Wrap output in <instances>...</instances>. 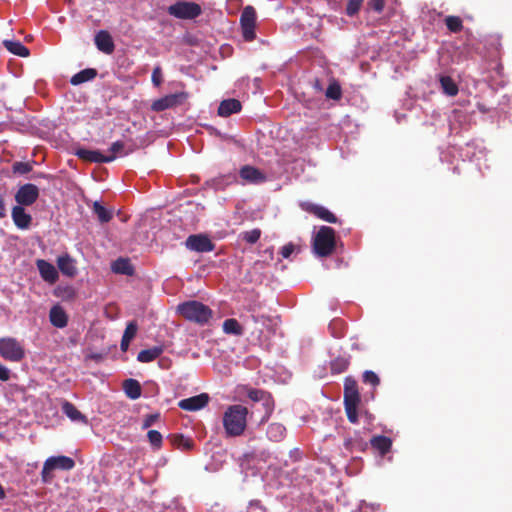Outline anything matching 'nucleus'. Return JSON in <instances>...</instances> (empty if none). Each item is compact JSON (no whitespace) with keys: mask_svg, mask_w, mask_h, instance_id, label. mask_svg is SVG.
Listing matches in <instances>:
<instances>
[{"mask_svg":"<svg viewBox=\"0 0 512 512\" xmlns=\"http://www.w3.org/2000/svg\"><path fill=\"white\" fill-rule=\"evenodd\" d=\"M11 217L18 229L26 230L31 226L32 216L26 213L23 206H14L12 208Z\"/></svg>","mask_w":512,"mask_h":512,"instance_id":"dca6fc26","label":"nucleus"},{"mask_svg":"<svg viewBox=\"0 0 512 512\" xmlns=\"http://www.w3.org/2000/svg\"><path fill=\"white\" fill-rule=\"evenodd\" d=\"M185 98L186 95L184 93L167 95L154 101L152 104V110L156 112L164 111L182 103Z\"/></svg>","mask_w":512,"mask_h":512,"instance_id":"ddd939ff","label":"nucleus"},{"mask_svg":"<svg viewBox=\"0 0 512 512\" xmlns=\"http://www.w3.org/2000/svg\"><path fill=\"white\" fill-rule=\"evenodd\" d=\"M286 433V428L280 423H271L267 429V435L270 440L278 442L281 441Z\"/></svg>","mask_w":512,"mask_h":512,"instance_id":"473e14b6","label":"nucleus"},{"mask_svg":"<svg viewBox=\"0 0 512 512\" xmlns=\"http://www.w3.org/2000/svg\"><path fill=\"white\" fill-rule=\"evenodd\" d=\"M152 82L155 86H160L163 81L162 72L160 67H155L152 72Z\"/></svg>","mask_w":512,"mask_h":512,"instance_id":"09e8293b","label":"nucleus"},{"mask_svg":"<svg viewBox=\"0 0 512 512\" xmlns=\"http://www.w3.org/2000/svg\"><path fill=\"white\" fill-rule=\"evenodd\" d=\"M63 413L75 422H82L86 424L88 422L87 417L83 415L74 404L69 401H64L62 404Z\"/></svg>","mask_w":512,"mask_h":512,"instance_id":"393cba45","label":"nucleus"},{"mask_svg":"<svg viewBox=\"0 0 512 512\" xmlns=\"http://www.w3.org/2000/svg\"><path fill=\"white\" fill-rule=\"evenodd\" d=\"M349 366V359L339 356L331 361L330 369L333 374H340L347 370Z\"/></svg>","mask_w":512,"mask_h":512,"instance_id":"c9c22d12","label":"nucleus"},{"mask_svg":"<svg viewBox=\"0 0 512 512\" xmlns=\"http://www.w3.org/2000/svg\"><path fill=\"white\" fill-rule=\"evenodd\" d=\"M363 382L365 384H370L373 387H376L380 384V379L375 372L367 370L363 373Z\"/></svg>","mask_w":512,"mask_h":512,"instance_id":"79ce46f5","label":"nucleus"},{"mask_svg":"<svg viewBox=\"0 0 512 512\" xmlns=\"http://www.w3.org/2000/svg\"><path fill=\"white\" fill-rule=\"evenodd\" d=\"M131 340L123 338L121 339L120 348L123 352H126L129 348Z\"/></svg>","mask_w":512,"mask_h":512,"instance_id":"864d4df0","label":"nucleus"},{"mask_svg":"<svg viewBox=\"0 0 512 512\" xmlns=\"http://www.w3.org/2000/svg\"><path fill=\"white\" fill-rule=\"evenodd\" d=\"M295 246L292 243H288L281 248L280 254L283 258H289L294 252Z\"/></svg>","mask_w":512,"mask_h":512,"instance_id":"8fccbe9b","label":"nucleus"},{"mask_svg":"<svg viewBox=\"0 0 512 512\" xmlns=\"http://www.w3.org/2000/svg\"><path fill=\"white\" fill-rule=\"evenodd\" d=\"M57 265L62 274L68 277H74L77 274L75 261L68 254L59 256L57 259Z\"/></svg>","mask_w":512,"mask_h":512,"instance_id":"5701e85b","label":"nucleus"},{"mask_svg":"<svg viewBox=\"0 0 512 512\" xmlns=\"http://www.w3.org/2000/svg\"><path fill=\"white\" fill-rule=\"evenodd\" d=\"M123 390L128 398L136 400L141 396V385L140 383L132 378L126 379L123 382Z\"/></svg>","mask_w":512,"mask_h":512,"instance_id":"cd10ccee","label":"nucleus"},{"mask_svg":"<svg viewBox=\"0 0 512 512\" xmlns=\"http://www.w3.org/2000/svg\"><path fill=\"white\" fill-rule=\"evenodd\" d=\"M248 408L241 404L227 407L223 414V427L228 437L241 436L247 426Z\"/></svg>","mask_w":512,"mask_h":512,"instance_id":"f257e3e1","label":"nucleus"},{"mask_svg":"<svg viewBox=\"0 0 512 512\" xmlns=\"http://www.w3.org/2000/svg\"><path fill=\"white\" fill-rule=\"evenodd\" d=\"M177 312L187 321L204 326L213 317L212 309L197 300L183 302L177 306Z\"/></svg>","mask_w":512,"mask_h":512,"instance_id":"f03ea898","label":"nucleus"},{"mask_svg":"<svg viewBox=\"0 0 512 512\" xmlns=\"http://www.w3.org/2000/svg\"><path fill=\"white\" fill-rule=\"evenodd\" d=\"M363 1L364 0H348L346 6V14L348 16L356 15L360 10Z\"/></svg>","mask_w":512,"mask_h":512,"instance_id":"a19ab883","label":"nucleus"},{"mask_svg":"<svg viewBox=\"0 0 512 512\" xmlns=\"http://www.w3.org/2000/svg\"><path fill=\"white\" fill-rule=\"evenodd\" d=\"M241 102L237 99L231 98L223 100L218 107V115L221 117H228L234 113L241 111Z\"/></svg>","mask_w":512,"mask_h":512,"instance_id":"aec40b11","label":"nucleus"},{"mask_svg":"<svg viewBox=\"0 0 512 512\" xmlns=\"http://www.w3.org/2000/svg\"><path fill=\"white\" fill-rule=\"evenodd\" d=\"M370 444L374 450L384 456L391 450L392 440L387 436L377 435L371 438Z\"/></svg>","mask_w":512,"mask_h":512,"instance_id":"4be33fe9","label":"nucleus"},{"mask_svg":"<svg viewBox=\"0 0 512 512\" xmlns=\"http://www.w3.org/2000/svg\"><path fill=\"white\" fill-rule=\"evenodd\" d=\"M445 25L452 33H458L463 29V22L459 16H447L445 18Z\"/></svg>","mask_w":512,"mask_h":512,"instance_id":"e433bc0d","label":"nucleus"},{"mask_svg":"<svg viewBox=\"0 0 512 512\" xmlns=\"http://www.w3.org/2000/svg\"><path fill=\"white\" fill-rule=\"evenodd\" d=\"M242 35L245 41H253L256 37V12L252 6H246L240 16Z\"/></svg>","mask_w":512,"mask_h":512,"instance_id":"6e6552de","label":"nucleus"},{"mask_svg":"<svg viewBox=\"0 0 512 512\" xmlns=\"http://www.w3.org/2000/svg\"><path fill=\"white\" fill-rule=\"evenodd\" d=\"M325 95L328 99L339 100L342 96L341 86L336 81L331 82L326 89Z\"/></svg>","mask_w":512,"mask_h":512,"instance_id":"4c0bfd02","label":"nucleus"},{"mask_svg":"<svg viewBox=\"0 0 512 512\" xmlns=\"http://www.w3.org/2000/svg\"><path fill=\"white\" fill-rule=\"evenodd\" d=\"M169 439L174 446L183 451H190L195 446L193 439L183 434H172Z\"/></svg>","mask_w":512,"mask_h":512,"instance_id":"c756f323","label":"nucleus"},{"mask_svg":"<svg viewBox=\"0 0 512 512\" xmlns=\"http://www.w3.org/2000/svg\"><path fill=\"white\" fill-rule=\"evenodd\" d=\"M312 247L318 257L332 255L336 248L335 230L329 226H321L313 238Z\"/></svg>","mask_w":512,"mask_h":512,"instance_id":"20e7f679","label":"nucleus"},{"mask_svg":"<svg viewBox=\"0 0 512 512\" xmlns=\"http://www.w3.org/2000/svg\"><path fill=\"white\" fill-rule=\"evenodd\" d=\"M95 45L97 49L105 54H112L115 49V44L110 33L106 30H100L96 33Z\"/></svg>","mask_w":512,"mask_h":512,"instance_id":"2eb2a0df","label":"nucleus"},{"mask_svg":"<svg viewBox=\"0 0 512 512\" xmlns=\"http://www.w3.org/2000/svg\"><path fill=\"white\" fill-rule=\"evenodd\" d=\"M367 5L369 9L381 13L385 7V0H369Z\"/></svg>","mask_w":512,"mask_h":512,"instance_id":"de8ad7c7","label":"nucleus"},{"mask_svg":"<svg viewBox=\"0 0 512 512\" xmlns=\"http://www.w3.org/2000/svg\"><path fill=\"white\" fill-rule=\"evenodd\" d=\"M0 355L5 360L19 362L25 356V350L15 338L5 337L0 339Z\"/></svg>","mask_w":512,"mask_h":512,"instance_id":"0eeeda50","label":"nucleus"},{"mask_svg":"<svg viewBox=\"0 0 512 512\" xmlns=\"http://www.w3.org/2000/svg\"><path fill=\"white\" fill-rule=\"evenodd\" d=\"M261 236V230L259 228L245 231L241 234L242 239L248 244H255Z\"/></svg>","mask_w":512,"mask_h":512,"instance_id":"58836bf2","label":"nucleus"},{"mask_svg":"<svg viewBox=\"0 0 512 512\" xmlns=\"http://www.w3.org/2000/svg\"><path fill=\"white\" fill-rule=\"evenodd\" d=\"M344 408L350 423H358V406L361 402L358 385L355 379L345 378L343 392Z\"/></svg>","mask_w":512,"mask_h":512,"instance_id":"7ed1b4c3","label":"nucleus"},{"mask_svg":"<svg viewBox=\"0 0 512 512\" xmlns=\"http://www.w3.org/2000/svg\"><path fill=\"white\" fill-rule=\"evenodd\" d=\"M97 76V70L94 68H86L75 75H73L70 79V83L74 86L80 85L82 83L93 80Z\"/></svg>","mask_w":512,"mask_h":512,"instance_id":"bb28decb","label":"nucleus"},{"mask_svg":"<svg viewBox=\"0 0 512 512\" xmlns=\"http://www.w3.org/2000/svg\"><path fill=\"white\" fill-rule=\"evenodd\" d=\"M10 378V371L7 367L0 363V380L7 381Z\"/></svg>","mask_w":512,"mask_h":512,"instance_id":"3c124183","label":"nucleus"},{"mask_svg":"<svg viewBox=\"0 0 512 512\" xmlns=\"http://www.w3.org/2000/svg\"><path fill=\"white\" fill-rule=\"evenodd\" d=\"M305 210L328 223L337 222V217L323 206L316 204H307Z\"/></svg>","mask_w":512,"mask_h":512,"instance_id":"6ab92c4d","label":"nucleus"},{"mask_svg":"<svg viewBox=\"0 0 512 512\" xmlns=\"http://www.w3.org/2000/svg\"><path fill=\"white\" fill-rule=\"evenodd\" d=\"M49 319L51 324L57 328H64L68 323V316L59 305H55L50 309Z\"/></svg>","mask_w":512,"mask_h":512,"instance_id":"412c9836","label":"nucleus"},{"mask_svg":"<svg viewBox=\"0 0 512 512\" xmlns=\"http://www.w3.org/2000/svg\"><path fill=\"white\" fill-rule=\"evenodd\" d=\"M210 397L207 393H201L196 396L182 399L178 402V407L185 411H198L208 405Z\"/></svg>","mask_w":512,"mask_h":512,"instance_id":"9b49d317","label":"nucleus"},{"mask_svg":"<svg viewBox=\"0 0 512 512\" xmlns=\"http://www.w3.org/2000/svg\"><path fill=\"white\" fill-rule=\"evenodd\" d=\"M240 177L249 183H262L266 180V176L258 168L245 165L239 171Z\"/></svg>","mask_w":512,"mask_h":512,"instance_id":"a211bd4d","label":"nucleus"},{"mask_svg":"<svg viewBox=\"0 0 512 512\" xmlns=\"http://www.w3.org/2000/svg\"><path fill=\"white\" fill-rule=\"evenodd\" d=\"M3 45L10 53L19 57H28L30 55L29 49L20 41L4 40Z\"/></svg>","mask_w":512,"mask_h":512,"instance_id":"c85d7f7f","label":"nucleus"},{"mask_svg":"<svg viewBox=\"0 0 512 512\" xmlns=\"http://www.w3.org/2000/svg\"><path fill=\"white\" fill-rule=\"evenodd\" d=\"M169 15L178 19H195L202 13V8L195 2L177 1L167 9Z\"/></svg>","mask_w":512,"mask_h":512,"instance_id":"423d86ee","label":"nucleus"},{"mask_svg":"<svg viewBox=\"0 0 512 512\" xmlns=\"http://www.w3.org/2000/svg\"><path fill=\"white\" fill-rule=\"evenodd\" d=\"M6 217V206L2 195H0V219Z\"/></svg>","mask_w":512,"mask_h":512,"instance_id":"603ef678","label":"nucleus"},{"mask_svg":"<svg viewBox=\"0 0 512 512\" xmlns=\"http://www.w3.org/2000/svg\"><path fill=\"white\" fill-rule=\"evenodd\" d=\"M125 144L123 141H115L111 144L109 151L111 152L108 156H114V160L117 155H123ZM127 153H124L126 155Z\"/></svg>","mask_w":512,"mask_h":512,"instance_id":"c03bdc74","label":"nucleus"},{"mask_svg":"<svg viewBox=\"0 0 512 512\" xmlns=\"http://www.w3.org/2000/svg\"><path fill=\"white\" fill-rule=\"evenodd\" d=\"M440 84L443 92L448 96H456L458 94V86L450 76H441Z\"/></svg>","mask_w":512,"mask_h":512,"instance_id":"72a5a7b5","label":"nucleus"},{"mask_svg":"<svg viewBox=\"0 0 512 512\" xmlns=\"http://www.w3.org/2000/svg\"><path fill=\"white\" fill-rule=\"evenodd\" d=\"M39 197V189L36 185L27 183L21 186L15 194V201L19 206H30Z\"/></svg>","mask_w":512,"mask_h":512,"instance_id":"1a4fd4ad","label":"nucleus"},{"mask_svg":"<svg viewBox=\"0 0 512 512\" xmlns=\"http://www.w3.org/2000/svg\"><path fill=\"white\" fill-rule=\"evenodd\" d=\"M344 447L351 453L354 451L365 452L368 448V443L360 435L356 434L354 437L344 440Z\"/></svg>","mask_w":512,"mask_h":512,"instance_id":"b1692460","label":"nucleus"},{"mask_svg":"<svg viewBox=\"0 0 512 512\" xmlns=\"http://www.w3.org/2000/svg\"><path fill=\"white\" fill-rule=\"evenodd\" d=\"M111 269L116 274L131 276L134 274V268L127 258H118L112 263Z\"/></svg>","mask_w":512,"mask_h":512,"instance_id":"a878e982","label":"nucleus"},{"mask_svg":"<svg viewBox=\"0 0 512 512\" xmlns=\"http://www.w3.org/2000/svg\"><path fill=\"white\" fill-rule=\"evenodd\" d=\"M160 418V413H152L145 416L142 429H147L151 427L156 421H158Z\"/></svg>","mask_w":512,"mask_h":512,"instance_id":"49530a36","label":"nucleus"},{"mask_svg":"<svg viewBox=\"0 0 512 512\" xmlns=\"http://www.w3.org/2000/svg\"><path fill=\"white\" fill-rule=\"evenodd\" d=\"M75 155L89 163H109L114 161V156L103 155L98 150H89L85 148H79L75 151Z\"/></svg>","mask_w":512,"mask_h":512,"instance_id":"f8f14e48","label":"nucleus"},{"mask_svg":"<svg viewBox=\"0 0 512 512\" xmlns=\"http://www.w3.org/2000/svg\"><path fill=\"white\" fill-rule=\"evenodd\" d=\"M75 466V462L72 458L64 455L52 456L46 459L43 464L41 471V479L43 483H50L53 479L52 472L56 469L69 471Z\"/></svg>","mask_w":512,"mask_h":512,"instance_id":"39448f33","label":"nucleus"},{"mask_svg":"<svg viewBox=\"0 0 512 512\" xmlns=\"http://www.w3.org/2000/svg\"><path fill=\"white\" fill-rule=\"evenodd\" d=\"M150 444L155 448L159 449L162 446L163 437L157 430H149L147 433Z\"/></svg>","mask_w":512,"mask_h":512,"instance_id":"ea45409f","label":"nucleus"},{"mask_svg":"<svg viewBox=\"0 0 512 512\" xmlns=\"http://www.w3.org/2000/svg\"><path fill=\"white\" fill-rule=\"evenodd\" d=\"M248 397L253 401H261L262 405L265 409V416L263 417V420L268 419V417L271 415L273 411V401L269 395V393L260 390V389H250L248 391Z\"/></svg>","mask_w":512,"mask_h":512,"instance_id":"4468645a","label":"nucleus"},{"mask_svg":"<svg viewBox=\"0 0 512 512\" xmlns=\"http://www.w3.org/2000/svg\"><path fill=\"white\" fill-rule=\"evenodd\" d=\"M6 496L4 488L0 485V500L4 499Z\"/></svg>","mask_w":512,"mask_h":512,"instance_id":"5fc2aeb1","label":"nucleus"},{"mask_svg":"<svg viewBox=\"0 0 512 512\" xmlns=\"http://www.w3.org/2000/svg\"><path fill=\"white\" fill-rule=\"evenodd\" d=\"M93 212L96 214L101 223L109 222L113 217V212L106 207L95 201L93 204Z\"/></svg>","mask_w":512,"mask_h":512,"instance_id":"f704fd0d","label":"nucleus"},{"mask_svg":"<svg viewBox=\"0 0 512 512\" xmlns=\"http://www.w3.org/2000/svg\"><path fill=\"white\" fill-rule=\"evenodd\" d=\"M36 265L44 281L54 284L58 280V271L51 263L43 259H38Z\"/></svg>","mask_w":512,"mask_h":512,"instance_id":"f3484780","label":"nucleus"},{"mask_svg":"<svg viewBox=\"0 0 512 512\" xmlns=\"http://www.w3.org/2000/svg\"><path fill=\"white\" fill-rule=\"evenodd\" d=\"M224 333L228 335L241 336L244 333L243 327L240 325L238 320L234 318H228L223 322L222 325Z\"/></svg>","mask_w":512,"mask_h":512,"instance_id":"2f4dec72","label":"nucleus"},{"mask_svg":"<svg viewBox=\"0 0 512 512\" xmlns=\"http://www.w3.org/2000/svg\"><path fill=\"white\" fill-rule=\"evenodd\" d=\"M189 250L196 252H211L215 249V244L206 235L194 234L190 235L185 242Z\"/></svg>","mask_w":512,"mask_h":512,"instance_id":"9d476101","label":"nucleus"},{"mask_svg":"<svg viewBox=\"0 0 512 512\" xmlns=\"http://www.w3.org/2000/svg\"><path fill=\"white\" fill-rule=\"evenodd\" d=\"M137 331L138 325L136 321H130L126 326L122 337L132 341V339L136 336Z\"/></svg>","mask_w":512,"mask_h":512,"instance_id":"37998d69","label":"nucleus"},{"mask_svg":"<svg viewBox=\"0 0 512 512\" xmlns=\"http://www.w3.org/2000/svg\"><path fill=\"white\" fill-rule=\"evenodd\" d=\"M32 170V166L28 162H15L13 164V172L18 174H26Z\"/></svg>","mask_w":512,"mask_h":512,"instance_id":"a18cd8bd","label":"nucleus"},{"mask_svg":"<svg viewBox=\"0 0 512 512\" xmlns=\"http://www.w3.org/2000/svg\"><path fill=\"white\" fill-rule=\"evenodd\" d=\"M163 353L162 346H154L150 349L141 350L137 355V360L142 363L152 362Z\"/></svg>","mask_w":512,"mask_h":512,"instance_id":"7c9ffc66","label":"nucleus"}]
</instances>
